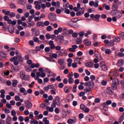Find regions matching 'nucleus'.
I'll return each mask as SVG.
<instances>
[{
    "label": "nucleus",
    "instance_id": "nucleus-1",
    "mask_svg": "<svg viewBox=\"0 0 124 124\" xmlns=\"http://www.w3.org/2000/svg\"><path fill=\"white\" fill-rule=\"evenodd\" d=\"M119 76V74L117 73V72L110 71L109 74V77L110 78V80H113V78H115V77H118Z\"/></svg>",
    "mask_w": 124,
    "mask_h": 124
},
{
    "label": "nucleus",
    "instance_id": "nucleus-2",
    "mask_svg": "<svg viewBox=\"0 0 124 124\" xmlns=\"http://www.w3.org/2000/svg\"><path fill=\"white\" fill-rule=\"evenodd\" d=\"M85 87H89V88L93 89L94 87V81L93 80H90L86 82L84 84Z\"/></svg>",
    "mask_w": 124,
    "mask_h": 124
},
{
    "label": "nucleus",
    "instance_id": "nucleus-3",
    "mask_svg": "<svg viewBox=\"0 0 124 124\" xmlns=\"http://www.w3.org/2000/svg\"><path fill=\"white\" fill-rule=\"evenodd\" d=\"M18 60V57H17L16 56H15L14 57L11 58V59H10V61L11 62H14V64L15 65H18L19 64V60Z\"/></svg>",
    "mask_w": 124,
    "mask_h": 124
},
{
    "label": "nucleus",
    "instance_id": "nucleus-4",
    "mask_svg": "<svg viewBox=\"0 0 124 124\" xmlns=\"http://www.w3.org/2000/svg\"><path fill=\"white\" fill-rule=\"evenodd\" d=\"M24 103L26 105V108L29 109H31L32 108V103L30 101V100H26L24 101Z\"/></svg>",
    "mask_w": 124,
    "mask_h": 124
},
{
    "label": "nucleus",
    "instance_id": "nucleus-5",
    "mask_svg": "<svg viewBox=\"0 0 124 124\" xmlns=\"http://www.w3.org/2000/svg\"><path fill=\"white\" fill-rule=\"evenodd\" d=\"M31 31L32 34H34L35 36H38L40 34V31L37 28H33Z\"/></svg>",
    "mask_w": 124,
    "mask_h": 124
},
{
    "label": "nucleus",
    "instance_id": "nucleus-6",
    "mask_svg": "<svg viewBox=\"0 0 124 124\" xmlns=\"http://www.w3.org/2000/svg\"><path fill=\"white\" fill-rule=\"evenodd\" d=\"M48 18L50 21H55L57 18V16H56V14L53 13H49L48 14Z\"/></svg>",
    "mask_w": 124,
    "mask_h": 124
},
{
    "label": "nucleus",
    "instance_id": "nucleus-7",
    "mask_svg": "<svg viewBox=\"0 0 124 124\" xmlns=\"http://www.w3.org/2000/svg\"><path fill=\"white\" fill-rule=\"evenodd\" d=\"M94 119V118H93V116L91 115H88L85 117V120L86 121V122H93Z\"/></svg>",
    "mask_w": 124,
    "mask_h": 124
},
{
    "label": "nucleus",
    "instance_id": "nucleus-8",
    "mask_svg": "<svg viewBox=\"0 0 124 124\" xmlns=\"http://www.w3.org/2000/svg\"><path fill=\"white\" fill-rule=\"evenodd\" d=\"M53 101L58 106H60V105H61V103H60V101H61L60 100V97L56 96Z\"/></svg>",
    "mask_w": 124,
    "mask_h": 124
},
{
    "label": "nucleus",
    "instance_id": "nucleus-9",
    "mask_svg": "<svg viewBox=\"0 0 124 124\" xmlns=\"http://www.w3.org/2000/svg\"><path fill=\"white\" fill-rule=\"evenodd\" d=\"M49 45L50 46L49 48L51 50H54V49H55L56 46L55 45V44H54V41H53L52 40L49 41Z\"/></svg>",
    "mask_w": 124,
    "mask_h": 124
},
{
    "label": "nucleus",
    "instance_id": "nucleus-10",
    "mask_svg": "<svg viewBox=\"0 0 124 124\" xmlns=\"http://www.w3.org/2000/svg\"><path fill=\"white\" fill-rule=\"evenodd\" d=\"M77 122V118L74 117L73 119H70L67 120V123L69 124H75Z\"/></svg>",
    "mask_w": 124,
    "mask_h": 124
},
{
    "label": "nucleus",
    "instance_id": "nucleus-11",
    "mask_svg": "<svg viewBox=\"0 0 124 124\" xmlns=\"http://www.w3.org/2000/svg\"><path fill=\"white\" fill-rule=\"evenodd\" d=\"M96 53L95 52L94 53L96 58H97V59H98L99 61H102V56H101V54L99 53L98 51H97Z\"/></svg>",
    "mask_w": 124,
    "mask_h": 124
},
{
    "label": "nucleus",
    "instance_id": "nucleus-12",
    "mask_svg": "<svg viewBox=\"0 0 124 124\" xmlns=\"http://www.w3.org/2000/svg\"><path fill=\"white\" fill-rule=\"evenodd\" d=\"M83 44H85L86 46H91V45H92V42L88 39H85L83 40Z\"/></svg>",
    "mask_w": 124,
    "mask_h": 124
},
{
    "label": "nucleus",
    "instance_id": "nucleus-13",
    "mask_svg": "<svg viewBox=\"0 0 124 124\" xmlns=\"http://www.w3.org/2000/svg\"><path fill=\"white\" fill-rule=\"evenodd\" d=\"M19 92H20V93H23L24 95H27V94H28V92H27V90H26V89H25V88L21 87L19 89Z\"/></svg>",
    "mask_w": 124,
    "mask_h": 124
},
{
    "label": "nucleus",
    "instance_id": "nucleus-14",
    "mask_svg": "<svg viewBox=\"0 0 124 124\" xmlns=\"http://www.w3.org/2000/svg\"><path fill=\"white\" fill-rule=\"evenodd\" d=\"M108 93H109V94L110 95H113L114 94V89H113V88H112V87H108Z\"/></svg>",
    "mask_w": 124,
    "mask_h": 124
},
{
    "label": "nucleus",
    "instance_id": "nucleus-15",
    "mask_svg": "<svg viewBox=\"0 0 124 124\" xmlns=\"http://www.w3.org/2000/svg\"><path fill=\"white\" fill-rule=\"evenodd\" d=\"M112 80V83L113 84H115V85H119L120 84V82L119 81V79L118 78H112V79H111Z\"/></svg>",
    "mask_w": 124,
    "mask_h": 124
},
{
    "label": "nucleus",
    "instance_id": "nucleus-16",
    "mask_svg": "<svg viewBox=\"0 0 124 124\" xmlns=\"http://www.w3.org/2000/svg\"><path fill=\"white\" fill-rule=\"evenodd\" d=\"M116 18H122L123 14L120 11H117L115 14Z\"/></svg>",
    "mask_w": 124,
    "mask_h": 124
},
{
    "label": "nucleus",
    "instance_id": "nucleus-17",
    "mask_svg": "<svg viewBox=\"0 0 124 124\" xmlns=\"http://www.w3.org/2000/svg\"><path fill=\"white\" fill-rule=\"evenodd\" d=\"M52 6H57V7H60V5L61 4V3H60V1H58L56 2H52L51 3Z\"/></svg>",
    "mask_w": 124,
    "mask_h": 124
},
{
    "label": "nucleus",
    "instance_id": "nucleus-18",
    "mask_svg": "<svg viewBox=\"0 0 124 124\" xmlns=\"http://www.w3.org/2000/svg\"><path fill=\"white\" fill-rule=\"evenodd\" d=\"M64 52L65 51H64V49H62L60 50L57 51L56 54H58V56H62V55H63Z\"/></svg>",
    "mask_w": 124,
    "mask_h": 124
},
{
    "label": "nucleus",
    "instance_id": "nucleus-19",
    "mask_svg": "<svg viewBox=\"0 0 124 124\" xmlns=\"http://www.w3.org/2000/svg\"><path fill=\"white\" fill-rule=\"evenodd\" d=\"M16 57L17 58V60H18V62H24V58L22 57V55H21V54H19V55Z\"/></svg>",
    "mask_w": 124,
    "mask_h": 124
},
{
    "label": "nucleus",
    "instance_id": "nucleus-20",
    "mask_svg": "<svg viewBox=\"0 0 124 124\" xmlns=\"http://www.w3.org/2000/svg\"><path fill=\"white\" fill-rule=\"evenodd\" d=\"M100 67L102 70H103V71H107V70H108V68H107V66H106V64L101 65H100Z\"/></svg>",
    "mask_w": 124,
    "mask_h": 124
},
{
    "label": "nucleus",
    "instance_id": "nucleus-21",
    "mask_svg": "<svg viewBox=\"0 0 124 124\" xmlns=\"http://www.w3.org/2000/svg\"><path fill=\"white\" fill-rule=\"evenodd\" d=\"M12 120V118H11V117L10 116H8L7 119H6V124H11V121Z\"/></svg>",
    "mask_w": 124,
    "mask_h": 124
},
{
    "label": "nucleus",
    "instance_id": "nucleus-22",
    "mask_svg": "<svg viewBox=\"0 0 124 124\" xmlns=\"http://www.w3.org/2000/svg\"><path fill=\"white\" fill-rule=\"evenodd\" d=\"M101 106H103V110H104V111H108V108L106 107L107 106V105H106V103H103L101 104Z\"/></svg>",
    "mask_w": 124,
    "mask_h": 124
},
{
    "label": "nucleus",
    "instance_id": "nucleus-23",
    "mask_svg": "<svg viewBox=\"0 0 124 124\" xmlns=\"http://www.w3.org/2000/svg\"><path fill=\"white\" fill-rule=\"evenodd\" d=\"M17 84H18V80L17 79H14L12 84L13 87H17Z\"/></svg>",
    "mask_w": 124,
    "mask_h": 124
},
{
    "label": "nucleus",
    "instance_id": "nucleus-24",
    "mask_svg": "<svg viewBox=\"0 0 124 124\" xmlns=\"http://www.w3.org/2000/svg\"><path fill=\"white\" fill-rule=\"evenodd\" d=\"M9 5L10 6L11 9H15L17 7L15 3L14 2L11 3Z\"/></svg>",
    "mask_w": 124,
    "mask_h": 124
},
{
    "label": "nucleus",
    "instance_id": "nucleus-25",
    "mask_svg": "<svg viewBox=\"0 0 124 124\" xmlns=\"http://www.w3.org/2000/svg\"><path fill=\"white\" fill-rule=\"evenodd\" d=\"M68 82L69 84H73L74 83V79L72 77H70L68 78Z\"/></svg>",
    "mask_w": 124,
    "mask_h": 124
},
{
    "label": "nucleus",
    "instance_id": "nucleus-26",
    "mask_svg": "<svg viewBox=\"0 0 124 124\" xmlns=\"http://www.w3.org/2000/svg\"><path fill=\"white\" fill-rule=\"evenodd\" d=\"M93 65V62H88L86 63V66L87 67H92Z\"/></svg>",
    "mask_w": 124,
    "mask_h": 124
},
{
    "label": "nucleus",
    "instance_id": "nucleus-27",
    "mask_svg": "<svg viewBox=\"0 0 124 124\" xmlns=\"http://www.w3.org/2000/svg\"><path fill=\"white\" fill-rule=\"evenodd\" d=\"M64 92L65 93H70V90L68 88V87L66 86L64 88Z\"/></svg>",
    "mask_w": 124,
    "mask_h": 124
},
{
    "label": "nucleus",
    "instance_id": "nucleus-28",
    "mask_svg": "<svg viewBox=\"0 0 124 124\" xmlns=\"http://www.w3.org/2000/svg\"><path fill=\"white\" fill-rule=\"evenodd\" d=\"M58 62L59 64H60V65H62L63 63H64V61L63 60V59H59L58 60Z\"/></svg>",
    "mask_w": 124,
    "mask_h": 124
},
{
    "label": "nucleus",
    "instance_id": "nucleus-29",
    "mask_svg": "<svg viewBox=\"0 0 124 124\" xmlns=\"http://www.w3.org/2000/svg\"><path fill=\"white\" fill-rule=\"evenodd\" d=\"M67 116V113L66 112V111L64 110V109L62 110V117L63 118H65Z\"/></svg>",
    "mask_w": 124,
    "mask_h": 124
},
{
    "label": "nucleus",
    "instance_id": "nucleus-30",
    "mask_svg": "<svg viewBox=\"0 0 124 124\" xmlns=\"http://www.w3.org/2000/svg\"><path fill=\"white\" fill-rule=\"evenodd\" d=\"M113 39H114L115 42H120L121 41V38L118 36L113 37Z\"/></svg>",
    "mask_w": 124,
    "mask_h": 124
},
{
    "label": "nucleus",
    "instance_id": "nucleus-31",
    "mask_svg": "<svg viewBox=\"0 0 124 124\" xmlns=\"http://www.w3.org/2000/svg\"><path fill=\"white\" fill-rule=\"evenodd\" d=\"M109 46L112 47L115 45V41L114 40H111L109 41Z\"/></svg>",
    "mask_w": 124,
    "mask_h": 124
},
{
    "label": "nucleus",
    "instance_id": "nucleus-32",
    "mask_svg": "<svg viewBox=\"0 0 124 124\" xmlns=\"http://www.w3.org/2000/svg\"><path fill=\"white\" fill-rule=\"evenodd\" d=\"M0 57H1V58H5V57H6V54L3 51H0Z\"/></svg>",
    "mask_w": 124,
    "mask_h": 124
},
{
    "label": "nucleus",
    "instance_id": "nucleus-33",
    "mask_svg": "<svg viewBox=\"0 0 124 124\" xmlns=\"http://www.w3.org/2000/svg\"><path fill=\"white\" fill-rule=\"evenodd\" d=\"M27 23H28L30 26H31L32 27L34 26L35 25L34 21H32L31 20H29V21H28Z\"/></svg>",
    "mask_w": 124,
    "mask_h": 124
},
{
    "label": "nucleus",
    "instance_id": "nucleus-34",
    "mask_svg": "<svg viewBox=\"0 0 124 124\" xmlns=\"http://www.w3.org/2000/svg\"><path fill=\"white\" fill-rule=\"evenodd\" d=\"M112 51L110 50V49L107 48L105 51V54L107 55H110Z\"/></svg>",
    "mask_w": 124,
    "mask_h": 124
},
{
    "label": "nucleus",
    "instance_id": "nucleus-35",
    "mask_svg": "<svg viewBox=\"0 0 124 124\" xmlns=\"http://www.w3.org/2000/svg\"><path fill=\"white\" fill-rule=\"evenodd\" d=\"M23 80H25L26 81H29L30 80V76L28 75H25L23 76L22 78Z\"/></svg>",
    "mask_w": 124,
    "mask_h": 124
},
{
    "label": "nucleus",
    "instance_id": "nucleus-36",
    "mask_svg": "<svg viewBox=\"0 0 124 124\" xmlns=\"http://www.w3.org/2000/svg\"><path fill=\"white\" fill-rule=\"evenodd\" d=\"M84 14V10H82V12H78L76 13V16H81V15H83V14Z\"/></svg>",
    "mask_w": 124,
    "mask_h": 124
},
{
    "label": "nucleus",
    "instance_id": "nucleus-37",
    "mask_svg": "<svg viewBox=\"0 0 124 124\" xmlns=\"http://www.w3.org/2000/svg\"><path fill=\"white\" fill-rule=\"evenodd\" d=\"M78 35H79L80 38H83V37H84V35L85 34V32H83V31H81L79 32L78 33Z\"/></svg>",
    "mask_w": 124,
    "mask_h": 124
},
{
    "label": "nucleus",
    "instance_id": "nucleus-38",
    "mask_svg": "<svg viewBox=\"0 0 124 124\" xmlns=\"http://www.w3.org/2000/svg\"><path fill=\"white\" fill-rule=\"evenodd\" d=\"M35 8L36 10H40L41 9V6L40 4H36Z\"/></svg>",
    "mask_w": 124,
    "mask_h": 124
},
{
    "label": "nucleus",
    "instance_id": "nucleus-39",
    "mask_svg": "<svg viewBox=\"0 0 124 124\" xmlns=\"http://www.w3.org/2000/svg\"><path fill=\"white\" fill-rule=\"evenodd\" d=\"M37 25L38 26V27H40V26L45 27L44 23L42 22H38L37 23Z\"/></svg>",
    "mask_w": 124,
    "mask_h": 124
},
{
    "label": "nucleus",
    "instance_id": "nucleus-40",
    "mask_svg": "<svg viewBox=\"0 0 124 124\" xmlns=\"http://www.w3.org/2000/svg\"><path fill=\"white\" fill-rule=\"evenodd\" d=\"M117 85H118V84H116L114 83H113L111 85V87H112L113 90H117V89H118V86H117Z\"/></svg>",
    "mask_w": 124,
    "mask_h": 124
},
{
    "label": "nucleus",
    "instance_id": "nucleus-41",
    "mask_svg": "<svg viewBox=\"0 0 124 124\" xmlns=\"http://www.w3.org/2000/svg\"><path fill=\"white\" fill-rule=\"evenodd\" d=\"M119 36L120 37H121V38H122V39H124V32L123 31H121L119 33Z\"/></svg>",
    "mask_w": 124,
    "mask_h": 124
},
{
    "label": "nucleus",
    "instance_id": "nucleus-42",
    "mask_svg": "<svg viewBox=\"0 0 124 124\" xmlns=\"http://www.w3.org/2000/svg\"><path fill=\"white\" fill-rule=\"evenodd\" d=\"M48 111L49 112H53L54 111V108H52V107H46V110H48Z\"/></svg>",
    "mask_w": 124,
    "mask_h": 124
},
{
    "label": "nucleus",
    "instance_id": "nucleus-43",
    "mask_svg": "<svg viewBox=\"0 0 124 124\" xmlns=\"http://www.w3.org/2000/svg\"><path fill=\"white\" fill-rule=\"evenodd\" d=\"M82 43V39L80 38L77 39L76 44H81Z\"/></svg>",
    "mask_w": 124,
    "mask_h": 124
},
{
    "label": "nucleus",
    "instance_id": "nucleus-44",
    "mask_svg": "<svg viewBox=\"0 0 124 124\" xmlns=\"http://www.w3.org/2000/svg\"><path fill=\"white\" fill-rule=\"evenodd\" d=\"M78 21H79V20L78 19V18H75L71 19V22L73 23H77Z\"/></svg>",
    "mask_w": 124,
    "mask_h": 124
},
{
    "label": "nucleus",
    "instance_id": "nucleus-45",
    "mask_svg": "<svg viewBox=\"0 0 124 124\" xmlns=\"http://www.w3.org/2000/svg\"><path fill=\"white\" fill-rule=\"evenodd\" d=\"M69 97H70V99L71 100V101H72V100L73 99V98H74V95H73V94H69L68 95ZM70 99H68V100H70Z\"/></svg>",
    "mask_w": 124,
    "mask_h": 124
},
{
    "label": "nucleus",
    "instance_id": "nucleus-46",
    "mask_svg": "<svg viewBox=\"0 0 124 124\" xmlns=\"http://www.w3.org/2000/svg\"><path fill=\"white\" fill-rule=\"evenodd\" d=\"M84 92H85V93H90V92L91 91H92V88H91L89 87V89H88V88H87V89H84Z\"/></svg>",
    "mask_w": 124,
    "mask_h": 124
},
{
    "label": "nucleus",
    "instance_id": "nucleus-47",
    "mask_svg": "<svg viewBox=\"0 0 124 124\" xmlns=\"http://www.w3.org/2000/svg\"><path fill=\"white\" fill-rule=\"evenodd\" d=\"M64 36L63 35H59L58 36V38H59V39H60V40H62V41H63V40H64Z\"/></svg>",
    "mask_w": 124,
    "mask_h": 124
},
{
    "label": "nucleus",
    "instance_id": "nucleus-48",
    "mask_svg": "<svg viewBox=\"0 0 124 124\" xmlns=\"http://www.w3.org/2000/svg\"><path fill=\"white\" fill-rule=\"evenodd\" d=\"M50 50H51L50 47H46L45 48V51L46 53H49V52H50Z\"/></svg>",
    "mask_w": 124,
    "mask_h": 124
},
{
    "label": "nucleus",
    "instance_id": "nucleus-49",
    "mask_svg": "<svg viewBox=\"0 0 124 124\" xmlns=\"http://www.w3.org/2000/svg\"><path fill=\"white\" fill-rule=\"evenodd\" d=\"M64 86V85L63 84V83H62V82L60 83L58 85V87L60 89H62V88H63Z\"/></svg>",
    "mask_w": 124,
    "mask_h": 124
},
{
    "label": "nucleus",
    "instance_id": "nucleus-50",
    "mask_svg": "<svg viewBox=\"0 0 124 124\" xmlns=\"http://www.w3.org/2000/svg\"><path fill=\"white\" fill-rule=\"evenodd\" d=\"M49 57H52L54 59H57L58 55L56 53H53L52 55H50Z\"/></svg>",
    "mask_w": 124,
    "mask_h": 124
},
{
    "label": "nucleus",
    "instance_id": "nucleus-51",
    "mask_svg": "<svg viewBox=\"0 0 124 124\" xmlns=\"http://www.w3.org/2000/svg\"><path fill=\"white\" fill-rule=\"evenodd\" d=\"M35 84V82L34 81H32L31 84H29V87L30 88H33V85Z\"/></svg>",
    "mask_w": 124,
    "mask_h": 124
},
{
    "label": "nucleus",
    "instance_id": "nucleus-52",
    "mask_svg": "<svg viewBox=\"0 0 124 124\" xmlns=\"http://www.w3.org/2000/svg\"><path fill=\"white\" fill-rule=\"evenodd\" d=\"M74 78L75 79H77L78 78H79V74H78V73H75L74 74Z\"/></svg>",
    "mask_w": 124,
    "mask_h": 124
},
{
    "label": "nucleus",
    "instance_id": "nucleus-53",
    "mask_svg": "<svg viewBox=\"0 0 124 124\" xmlns=\"http://www.w3.org/2000/svg\"><path fill=\"white\" fill-rule=\"evenodd\" d=\"M29 118L30 119H31V120H33V112H30V114L29 115Z\"/></svg>",
    "mask_w": 124,
    "mask_h": 124
},
{
    "label": "nucleus",
    "instance_id": "nucleus-54",
    "mask_svg": "<svg viewBox=\"0 0 124 124\" xmlns=\"http://www.w3.org/2000/svg\"><path fill=\"white\" fill-rule=\"evenodd\" d=\"M101 84L102 86H106V85H107V81L102 80L101 82Z\"/></svg>",
    "mask_w": 124,
    "mask_h": 124
},
{
    "label": "nucleus",
    "instance_id": "nucleus-55",
    "mask_svg": "<svg viewBox=\"0 0 124 124\" xmlns=\"http://www.w3.org/2000/svg\"><path fill=\"white\" fill-rule=\"evenodd\" d=\"M111 104H112V101H111V100H108L106 102V105H110Z\"/></svg>",
    "mask_w": 124,
    "mask_h": 124
},
{
    "label": "nucleus",
    "instance_id": "nucleus-56",
    "mask_svg": "<svg viewBox=\"0 0 124 124\" xmlns=\"http://www.w3.org/2000/svg\"><path fill=\"white\" fill-rule=\"evenodd\" d=\"M83 111H84L85 113H89L90 112V108L85 107V108L83 109Z\"/></svg>",
    "mask_w": 124,
    "mask_h": 124
},
{
    "label": "nucleus",
    "instance_id": "nucleus-57",
    "mask_svg": "<svg viewBox=\"0 0 124 124\" xmlns=\"http://www.w3.org/2000/svg\"><path fill=\"white\" fill-rule=\"evenodd\" d=\"M46 39H50L51 38V34L49 33H47L46 35Z\"/></svg>",
    "mask_w": 124,
    "mask_h": 124
},
{
    "label": "nucleus",
    "instance_id": "nucleus-58",
    "mask_svg": "<svg viewBox=\"0 0 124 124\" xmlns=\"http://www.w3.org/2000/svg\"><path fill=\"white\" fill-rule=\"evenodd\" d=\"M90 79L91 81H94L95 80V76L91 75L90 76Z\"/></svg>",
    "mask_w": 124,
    "mask_h": 124
},
{
    "label": "nucleus",
    "instance_id": "nucleus-59",
    "mask_svg": "<svg viewBox=\"0 0 124 124\" xmlns=\"http://www.w3.org/2000/svg\"><path fill=\"white\" fill-rule=\"evenodd\" d=\"M17 12H18V13L22 14V13H23V9H22L21 8L17 9Z\"/></svg>",
    "mask_w": 124,
    "mask_h": 124
},
{
    "label": "nucleus",
    "instance_id": "nucleus-60",
    "mask_svg": "<svg viewBox=\"0 0 124 124\" xmlns=\"http://www.w3.org/2000/svg\"><path fill=\"white\" fill-rule=\"evenodd\" d=\"M39 38L41 40H44V39H45V36H44V35H40Z\"/></svg>",
    "mask_w": 124,
    "mask_h": 124
},
{
    "label": "nucleus",
    "instance_id": "nucleus-61",
    "mask_svg": "<svg viewBox=\"0 0 124 124\" xmlns=\"http://www.w3.org/2000/svg\"><path fill=\"white\" fill-rule=\"evenodd\" d=\"M85 107H86V106L84 104H82L80 105V108L81 110H84L85 109Z\"/></svg>",
    "mask_w": 124,
    "mask_h": 124
},
{
    "label": "nucleus",
    "instance_id": "nucleus-62",
    "mask_svg": "<svg viewBox=\"0 0 124 124\" xmlns=\"http://www.w3.org/2000/svg\"><path fill=\"white\" fill-rule=\"evenodd\" d=\"M10 17H15V16H16V14L14 12H12V13H10Z\"/></svg>",
    "mask_w": 124,
    "mask_h": 124
},
{
    "label": "nucleus",
    "instance_id": "nucleus-63",
    "mask_svg": "<svg viewBox=\"0 0 124 124\" xmlns=\"http://www.w3.org/2000/svg\"><path fill=\"white\" fill-rule=\"evenodd\" d=\"M94 18H95V19H96V20H99V19L100 18V15H95Z\"/></svg>",
    "mask_w": 124,
    "mask_h": 124
},
{
    "label": "nucleus",
    "instance_id": "nucleus-64",
    "mask_svg": "<svg viewBox=\"0 0 124 124\" xmlns=\"http://www.w3.org/2000/svg\"><path fill=\"white\" fill-rule=\"evenodd\" d=\"M0 124H5V121L1 119H0Z\"/></svg>",
    "mask_w": 124,
    "mask_h": 124
}]
</instances>
